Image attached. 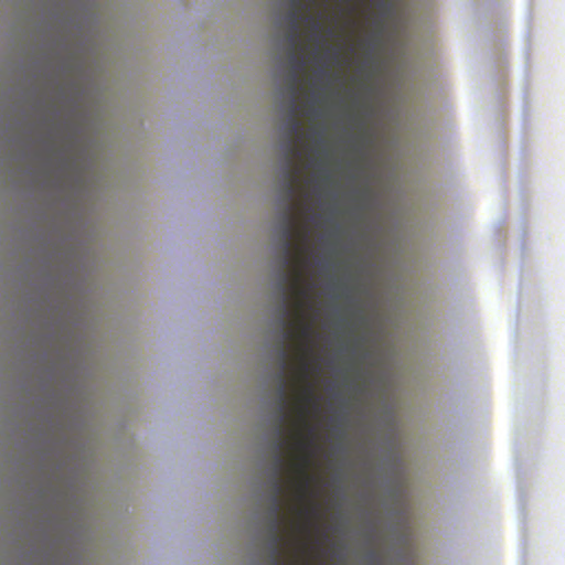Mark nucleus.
<instances>
[{
    "label": "nucleus",
    "mask_w": 565,
    "mask_h": 565,
    "mask_svg": "<svg viewBox=\"0 0 565 565\" xmlns=\"http://www.w3.org/2000/svg\"><path fill=\"white\" fill-rule=\"evenodd\" d=\"M379 7H380L382 10H386V9H388V4H387L385 1H380V2H379Z\"/></svg>",
    "instance_id": "0eeeda50"
},
{
    "label": "nucleus",
    "mask_w": 565,
    "mask_h": 565,
    "mask_svg": "<svg viewBox=\"0 0 565 565\" xmlns=\"http://www.w3.org/2000/svg\"><path fill=\"white\" fill-rule=\"evenodd\" d=\"M312 104H313V102H311V103H310V105H309V109H310V113H312V114H313Z\"/></svg>",
    "instance_id": "9d476101"
},
{
    "label": "nucleus",
    "mask_w": 565,
    "mask_h": 565,
    "mask_svg": "<svg viewBox=\"0 0 565 565\" xmlns=\"http://www.w3.org/2000/svg\"><path fill=\"white\" fill-rule=\"evenodd\" d=\"M312 134L318 136L317 143H322V141H323L322 132L321 131H313Z\"/></svg>",
    "instance_id": "423d86ee"
},
{
    "label": "nucleus",
    "mask_w": 565,
    "mask_h": 565,
    "mask_svg": "<svg viewBox=\"0 0 565 565\" xmlns=\"http://www.w3.org/2000/svg\"><path fill=\"white\" fill-rule=\"evenodd\" d=\"M289 25L287 33V41L289 44V63L291 66L290 72L300 73L305 68V60L298 55L299 49V23L303 21L310 26V38L317 44L323 42L322 30L323 23L320 15H313L309 13V10H303L298 7H290V10L286 17Z\"/></svg>",
    "instance_id": "20e7f679"
},
{
    "label": "nucleus",
    "mask_w": 565,
    "mask_h": 565,
    "mask_svg": "<svg viewBox=\"0 0 565 565\" xmlns=\"http://www.w3.org/2000/svg\"><path fill=\"white\" fill-rule=\"evenodd\" d=\"M317 0H290L289 6L290 7H298L302 8L303 10H310Z\"/></svg>",
    "instance_id": "39448f33"
},
{
    "label": "nucleus",
    "mask_w": 565,
    "mask_h": 565,
    "mask_svg": "<svg viewBox=\"0 0 565 565\" xmlns=\"http://www.w3.org/2000/svg\"><path fill=\"white\" fill-rule=\"evenodd\" d=\"M327 74V71L324 68H321L319 72H318V75L319 76H324Z\"/></svg>",
    "instance_id": "6e6552de"
},
{
    "label": "nucleus",
    "mask_w": 565,
    "mask_h": 565,
    "mask_svg": "<svg viewBox=\"0 0 565 565\" xmlns=\"http://www.w3.org/2000/svg\"><path fill=\"white\" fill-rule=\"evenodd\" d=\"M299 188L297 181V172L292 169L287 171V180L282 181V192L285 207L280 214V238H281V269L280 280L284 282V275L289 276V281L294 282L297 274H300L301 280L303 277L302 268L307 265L308 252V232L298 226L296 211L298 204L296 203V195Z\"/></svg>",
    "instance_id": "f03ea898"
},
{
    "label": "nucleus",
    "mask_w": 565,
    "mask_h": 565,
    "mask_svg": "<svg viewBox=\"0 0 565 565\" xmlns=\"http://www.w3.org/2000/svg\"><path fill=\"white\" fill-rule=\"evenodd\" d=\"M288 281L289 276L284 275V282L278 284V289L281 295V305L279 308L281 317L279 322L282 329V340L279 350L280 372L278 374V439L275 444L276 456L273 477V495L269 509L270 553H281L280 545L282 543V536L280 535L282 523L280 515V497L284 492V486L280 481V473L285 462L281 451L286 446V440L282 438L284 425L289 417L286 376V372L289 367V353L286 348V342L291 340H298L299 342V366L296 375L297 380L302 383L296 407L298 429L292 445L299 455L292 463V470L297 476V497L301 502L308 503L298 511V514L306 519L308 525L311 524L313 519L320 515V509L318 503L313 500L315 493L312 491V483L316 481V478L309 473V467L316 450V428L310 424L309 415L310 409L313 412L319 411V398L316 394V387L313 383L310 382L315 329L312 323L306 319V310L309 308L312 286L306 284V280H301L300 274L296 275L294 282L288 284Z\"/></svg>",
    "instance_id": "f257e3e1"
},
{
    "label": "nucleus",
    "mask_w": 565,
    "mask_h": 565,
    "mask_svg": "<svg viewBox=\"0 0 565 565\" xmlns=\"http://www.w3.org/2000/svg\"><path fill=\"white\" fill-rule=\"evenodd\" d=\"M370 558H371V561H372V562H375V561H376V558H377V556H376L374 553H372V554L370 555Z\"/></svg>",
    "instance_id": "1a4fd4ad"
},
{
    "label": "nucleus",
    "mask_w": 565,
    "mask_h": 565,
    "mask_svg": "<svg viewBox=\"0 0 565 565\" xmlns=\"http://www.w3.org/2000/svg\"><path fill=\"white\" fill-rule=\"evenodd\" d=\"M288 89L290 93V106L287 125V141L284 145L285 167L282 170V179L287 180L288 169L297 172V181L300 178V168L295 163V159L301 156L298 145L302 141V125L298 119L297 97L300 90V73L290 72L288 75Z\"/></svg>",
    "instance_id": "7ed1b4c3"
},
{
    "label": "nucleus",
    "mask_w": 565,
    "mask_h": 565,
    "mask_svg": "<svg viewBox=\"0 0 565 565\" xmlns=\"http://www.w3.org/2000/svg\"><path fill=\"white\" fill-rule=\"evenodd\" d=\"M271 565H280V562H271Z\"/></svg>",
    "instance_id": "9b49d317"
}]
</instances>
